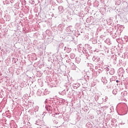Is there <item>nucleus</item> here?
Wrapping results in <instances>:
<instances>
[{
	"label": "nucleus",
	"instance_id": "f257e3e1",
	"mask_svg": "<svg viewBox=\"0 0 128 128\" xmlns=\"http://www.w3.org/2000/svg\"><path fill=\"white\" fill-rule=\"evenodd\" d=\"M120 82V81H118V80H116V82Z\"/></svg>",
	"mask_w": 128,
	"mask_h": 128
}]
</instances>
